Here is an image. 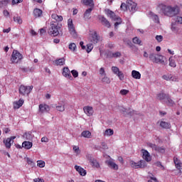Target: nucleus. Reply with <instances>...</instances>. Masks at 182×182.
Returning <instances> with one entry per match:
<instances>
[{
	"mask_svg": "<svg viewBox=\"0 0 182 182\" xmlns=\"http://www.w3.org/2000/svg\"><path fill=\"white\" fill-rule=\"evenodd\" d=\"M32 89H33V86H25L21 85L18 89V92L20 95L22 96H25V95H29L31 92H32Z\"/></svg>",
	"mask_w": 182,
	"mask_h": 182,
	"instance_id": "obj_3",
	"label": "nucleus"
},
{
	"mask_svg": "<svg viewBox=\"0 0 182 182\" xmlns=\"http://www.w3.org/2000/svg\"><path fill=\"white\" fill-rule=\"evenodd\" d=\"M132 76L134 79H141V74L139 71L132 70Z\"/></svg>",
	"mask_w": 182,
	"mask_h": 182,
	"instance_id": "obj_30",
	"label": "nucleus"
},
{
	"mask_svg": "<svg viewBox=\"0 0 182 182\" xmlns=\"http://www.w3.org/2000/svg\"><path fill=\"white\" fill-rule=\"evenodd\" d=\"M55 108L58 112H65V105L62 104H58L55 106Z\"/></svg>",
	"mask_w": 182,
	"mask_h": 182,
	"instance_id": "obj_37",
	"label": "nucleus"
},
{
	"mask_svg": "<svg viewBox=\"0 0 182 182\" xmlns=\"http://www.w3.org/2000/svg\"><path fill=\"white\" fill-rule=\"evenodd\" d=\"M156 56H157V53H151L149 54V58L151 62H154V60L156 59Z\"/></svg>",
	"mask_w": 182,
	"mask_h": 182,
	"instance_id": "obj_45",
	"label": "nucleus"
},
{
	"mask_svg": "<svg viewBox=\"0 0 182 182\" xmlns=\"http://www.w3.org/2000/svg\"><path fill=\"white\" fill-rule=\"evenodd\" d=\"M141 153L143 154V159L146 161H151V156H150V153L146 149H141Z\"/></svg>",
	"mask_w": 182,
	"mask_h": 182,
	"instance_id": "obj_14",
	"label": "nucleus"
},
{
	"mask_svg": "<svg viewBox=\"0 0 182 182\" xmlns=\"http://www.w3.org/2000/svg\"><path fill=\"white\" fill-rule=\"evenodd\" d=\"M32 146L33 144L31 141H25L24 142H23L22 144V147H23L24 149H26V150H29L31 149H32Z\"/></svg>",
	"mask_w": 182,
	"mask_h": 182,
	"instance_id": "obj_24",
	"label": "nucleus"
},
{
	"mask_svg": "<svg viewBox=\"0 0 182 182\" xmlns=\"http://www.w3.org/2000/svg\"><path fill=\"white\" fill-rule=\"evenodd\" d=\"M68 26L70 35L75 36V35H76V31L75 30V26L73 25V20H72V18L68 20Z\"/></svg>",
	"mask_w": 182,
	"mask_h": 182,
	"instance_id": "obj_10",
	"label": "nucleus"
},
{
	"mask_svg": "<svg viewBox=\"0 0 182 182\" xmlns=\"http://www.w3.org/2000/svg\"><path fill=\"white\" fill-rule=\"evenodd\" d=\"M14 22H16V23H22V18H21V17L19 16H14Z\"/></svg>",
	"mask_w": 182,
	"mask_h": 182,
	"instance_id": "obj_48",
	"label": "nucleus"
},
{
	"mask_svg": "<svg viewBox=\"0 0 182 182\" xmlns=\"http://www.w3.org/2000/svg\"><path fill=\"white\" fill-rule=\"evenodd\" d=\"M146 144L148 147H150L151 149H152V150L157 151V148H158L157 145H156L155 144H151L150 142H148Z\"/></svg>",
	"mask_w": 182,
	"mask_h": 182,
	"instance_id": "obj_39",
	"label": "nucleus"
},
{
	"mask_svg": "<svg viewBox=\"0 0 182 182\" xmlns=\"http://www.w3.org/2000/svg\"><path fill=\"white\" fill-rule=\"evenodd\" d=\"M59 29H60L59 23L51 21L48 29V33L51 36H58V35H59Z\"/></svg>",
	"mask_w": 182,
	"mask_h": 182,
	"instance_id": "obj_2",
	"label": "nucleus"
},
{
	"mask_svg": "<svg viewBox=\"0 0 182 182\" xmlns=\"http://www.w3.org/2000/svg\"><path fill=\"white\" fill-rule=\"evenodd\" d=\"M71 73H72L73 77H77V76H79V73H77V72L76 70H73L71 71Z\"/></svg>",
	"mask_w": 182,
	"mask_h": 182,
	"instance_id": "obj_57",
	"label": "nucleus"
},
{
	"mask_svg": "<svg viewBox=\"0 0 182 182\" xmlns=\"http://www.w3.org/2000/svg\"><path fill=\"white\" fill-rule=\"evenodd\" d=\"M152 18L154 19V22L156 23H159V16H157V15H156V14H154L153 16H152Z\"/></svg>",
	"mask_w": 182,
	"mask_h": 182,
	"instance_id": "obj_55",
	"label": "nucleus"
},
{
	"mask_svg": "<svg viewBox=\"0 0 182 182\" xmlns=\"http://www.w3.org/2000/svg\"><path fill=\"white\" fill-rule=\"evenodd\" d=\"M156 39L157 42H161L163 41V36H156Z\"/></svg>",
	"mask_w": 182,
	"mask_h": 182,
	"instance_id": "obj_62",
	"label": "nucleus"
},
{
	"mask_svg": "<svg viewBox=\"0 0 182 182\" xmlns=\"http://www.w3.org/2000/svg\"><path fill=\"white\" fill-rule=\"evenodd\" d=\"M6 5H8L7 0L0 1V8H4V6H6Z\"/></svg>",
	"mask_w": 182,
	"mask_h": 182,
	"instance_id": "obj_52",
	"label": "nucleus"
},
{
	"mask_svg": "<svg viewBox=\"0 0 182 182\" xmlns=\"http://www.w3.org/2000/svg\"><path fill=\"white\" fill-rule=\"evenodd\" d=\"M90 41L91 43L96 45L100 41V36L97 34V31H94L92 33H90Z\"/></svg>",
	"mask_w": 182,
	"mask_h": 182,
	"instance_id": "obj_6",
	"label": "nucleus"
},
{
	"mask_svg": "<svg viewBox=\"0 0 182 182\" xmlns=\"http://www.w3.org/2000/svg\"><path fill=\"white\" fill-rule=\"evenodd\" d=\"M69 50H72L73 52H75V50H76V44L74 43H71L69 45Z\"/></svg>",
	"mask_w": 182,
	"mask_h": 182,
	"instance_id": "obj_47",
	"label": "nucleus"
},
{
	"mask_svg": "<svg viewBox=\"0 0 182 182\" xmlns=\"http://www.w3.org/2000/svg\"><path fill=\"white\" fill-rule=\"evenodd\" d=\"M81 136L85 139H90L92 137V132L90 131H83Z\"/></svg>",
	"mask_w": 182,
	"mask_h": 182,
	"instance_id": "obj_32",
	"label": "nucleus"
},
{
	"mask_svg": "<svg viewBox=\"0 0 182 182\" xmlns=\"http://www.w3.org/2000/svg\"><path fill=\"white\" fill-rule=\"evenodd\" d=\"M98 19L99 21H100L103 26H105L106 28H110L111 26L110 22L109 21V20H107V18H106V17H105V16H102V15L98 16Z\"/></svg>",
	"mask_w": 182,
	"mask_h": 182,
	"instance_id": "obj_11",
	"label": "nucleus"
},
{
	"mask_svg": "<svg viewBox=\"0 0 182 182\" xmlns=\"http://www.w3.org/2000/svg\"><path fill=\"white\" fill-rule=\"evenodd\" d=\"M102 83L109 85V83H110V78L107 77L106 75H104V77L102 78Z\"/></svg>",
	"mask_w": 182,
	"mask_h": 182,
	"instance_id": "obj_42",
	"label": "nucleus"
},
{
	"mask_svg": "<svg viewBox=\"0 0 182 182\" xmlns=\"http://www.w3.org/2000/svg\"><path fill=\"white\" fill-rule=\"evenodd\" d=\"M167 96H168V94H166L164 92H159L156 95V99L164 103L166 99H167Z\"/></svg>",
	"mask_w": 182,
	"mask_h": 182,
	"instance_id": "obj_15",
	"label": "nucleus"
},
{
	"mask_svg": "<svg viewBox=\"0 0 182 182\" xmlns=\"http://www.w3.org/2000/svg\"><path fill=\"white\" fill-rule=\"evenodd\" d=\"M163 58V55L156 54L155 60H154V63H163L164 62Z\"/></svg>",
	"mask_w": 182,
	"mask_h": 182,
	"instance_id": "obj_23",
	"label": "nucleus"
},
{
	"mask_svg": "<svg viewBox=\"0 0 182 182\" xmlns=\"http://www.w3.org/2000/svg\"><path fill=\"white\" fill-rule=\"evenodd\" d=\"M169 66H171V68H176V66H177V65L176 64V60H174L173 58H169Z\"/></svg>",
	"mask_w": 182,
	"mask_h": 182,
	"instance_id": "obj_41",
	"label": "nucleus"
},
{
	"mask_svg": "<svg viewBox=\"0 0 182 182\" xmlns=\"http://www.w3.org/2000/svg\"><path fill=\"white\" fill-rule=\"evenodd\" d=\"M173 162H174V164L176 166V168L181 171L182 169V163H181V161L180 159H178V158L177 157H173Z\"/></svg>",
	"mask_w": 182,
	"mask_h": 182,
	"instance_id": "obj_18",
	"label": "nucleus"
},
{
	"mask_svg": "<svg viewBox=\"0 0 182 182\" xmlns=\"http://www.w3.org/2000/svg\"><path fill=\"white\" fill-rule=\"evenodd\" d=\"M100 75L101 76H106V71H105V68H101L100 69Z\"/></svg>",
	"mask_w": 182,
	"mask_h": 182,
	"instance_id": "obj_56",
	"label": "nucleus"
},
{
	"mask_svg": "<svg viewBox=\"0 0 182 182\" xmlns=\"http://www.w3.org/2000/svg\"><path fill=\"white\" fill-rule=\"evenodd\" d=\"M93 49V45L92 44H87V53H90L92 52V50Z\"/></svg>",
	"mask_w": 182,
	"mask_h": 182,
	"instance_id": "obj_50",
	"label": "nucleus"
},
{
	"mask_svg": "<svg viewBox=\"0 0 182 182\" xmlns=\"http://www.w3.org/2000/svg\"><path fill=\"white\" fill-rule=\"evenodd\" d=\"M127 4L128 9L129 11H130V12H132V14H134V12L137 11V9H136L137 4L134 3L132 0H127Z\"/></svg>",
	"mask_w": 182,
	"mask_h": 182,
	"instance_id": "obj_7",
	"label": "nucleus"
},
{
	"mask_svg": "<svg viewBox=\"0 0 182 182\" xmlns=\"http://www.w3.org/2000/svg\"><path fill=\"white\" fill-rule=\"evenodd\" d=\"M83 110L87 116H93V107L89 106L84 107Z\"/></svg>",
	"mask_w": 182,
	"mask_h": 182,
	"instance_id": "obj_20",
	"label": "nucleus"
},
{
	"mask_svg": "<svg viewBox=\"0 0 182 182\" xmlns=\"http://www.w3.org/2000/svg\"><path fill=\"white\" fill-rule=\"evenodd\" d=\"M158 9L159 12L164 14V15H166V16L171 17L176 16V15H178V13L180 12L178 6H166L164 4H159Z\"/></svg>",
	"mask_w": 182,
	"mask_h": 182,
	"instance_id": "obj_1",
	"label": "nucleus"
},
{
	"mask_svg": "<svg viewBox=\"0 0 182 182\" xmlns=\"http://www.w3.org/2000/svg\"><path fill=\"white\" fill-rule=\"evenodd\" d=\"M160 126L162 129H170V127H171V124L170 123L164 121L160 122Z\"/></svg>",
	"mask_w": 182,
	"mask_h": 182,
	"instance_id": "obj_34",
	"label": "nucleus"
},
{
	"mask_svg": "<svg viewBox=\"0 0 182 182\" xmlns=\"http://www.w3.org/2000/svg\"><path fill=\"white\" fill-rule=\"evenodd\" d=\"M133 43H135L136 45H139L141 46V40H139L137 37H135L133 38Z\"/></svg>",
	"mask_w": 182,
	"mask_h": 182,
	"instance_id": "obj_44",
	"label": "nucleus"
},
{
	"mask_svg": "<svg viewBox=\"0 0 182 182\" xmlns=\"http://www.w3.org/2000/svg\"><path fill=\"white\" fill-rule=\"evenodd\" d=\"M156 152L161 153L163 154L166 153V149H164V147H163V146H158V148L156 149Z\"/></svg>",
	"mask_w": 182,
	"mask_h": 182,
	"instance_id": "obj_46",
	"label": "nucleus"
},
{
	"mask_svg": "<svg viewBox=\"0 0 182 182\" xmlns=\"http://www.w3.org/2000/svg\"><path fill=\"white\" fill-rule=\"evenodd\" d=\"M112 70L113 73H114V75H117V76H118L119 80H124V75L122 71H120L119 68L112 67Z\"/></svg>",
	"mask_w": 182,
	"mask_h": 182,
	"instance_id": "obj_8",
	"label": "nucleus"
},
{
	"mask_svg": "<svg viewBox=\"0 0 182 182\" xmlns=\"http://www.w3.org/2000/svg\"><path fill=\"white\" fill-rule=\"evenodd\" d=\"M27 163H28V164H29L32 167H35V163L33 162L31 159H27Z\"/></svg>",
	"mask_w": 182,
	"mask_h": 182,
	"instance_id": "obj_58",
	"label": "nucleus"
},
{
	"mask_svg": "<svg viewBox=\"0 0 182 182\" xmlns=\"http://www.w3.org/2000/svg\"><path fill=\"white\" fill-rule=\"evenodd\" d=\"M171 30L172 32H174V33H178V31H180V28L177 26V23H172L171 26Z\"/></svg>",
	"mask_w": 182,
	"mask_h": 182,
	"instance_id": "obj_25",
	"label": "nucleus"
},
{
	"mask_svg": "<svg viewBox=\"0 0 182 182\" xmlns=\"http://www.w3.org/2000/svg\"><path fill=\"white\" fill-rule=\"evenodd\" d=\"M75 169L79 173L80 176H85L87 174L86 170L80 166L75 165Z\"/></svg>",
	"mask_w": 182,
	"mask_h": 182,
	"instance_id": "obj_19",
	"label": "nucleus"
},
{
	"mask_svg": "<svg viewBox=\"0 0 182 182\" xmlns=\"http://www.w3.org/2000/svg\"><path fill=\"white\" fill-rule=\"evenodd\" d=\"M33 14H34V16L36 18H39V16H41L42 15V10H41L39 9H36L33 11Z\"/></svg>",
	"mask_w": 182,
	"mask_h": 182,
	"instance_id": "obj_36",
	"label": "nucleus"
},
{
	"mask_svg": "<svg viewBox=\"0 0 182 182\" xmlns=\"http://www.w3.org/2000/svg\"><path fill=\"white\" fill-rule=\"evenodd\" d=\"M37 166L40 167L41 168L45 167V161H37Z\"/></svg>",
	"mask_w": 182,
	"mask_h": 182,
	"instance_id": "obj_51",
	"label": "nucleus"
},
{
	"mask_svg": "<svg viewBox=\"0 0 182 182\" xmlns=\"http://www.w3.org/2000/svg\"><path fill=\"white\" fill-rule=\"evenodd\" d=\"M115 23H114V28L115 29H117V26L118 25H122V18H120L119 16L115 18L114 20H113Z\"/></svg>",
	"mask_w": 182,
	"mask_h": 182,
	"instance_id": "obj_31",
	"label": "nucleus"
},
{
	"mask_svg": "<svg viewBox=\"0 0 182 182\" xmlns=\"http://www.w3.org/2000/svg\"><path fill=\"white\" fill-rule=\"evenodd\" d=\"M105 14L108 18H110L112 21H113L114 18H116L118 16L116 15L112 10L109 9H105Z\"/></svg>",
	"mask_w": 182,
	"mask_h": 182,
	"instance_id": "obj_17",
	"label": "nucleus"
},
{
	"mask_svg": "<svg viewBox=\"0 0 182 182\" xmlns=\"http://www.w3.org/2000/svg\"><path fill=\"white\" fill-rule=\"evenodd\" d=\"M15 139H16V136H11L10 138H7L6 140L4 141L6 149H11V144L14 143V140H15Z\"/></svg>",
	"mask_w": 182,
	"mask_h": 182,
	"instance_id": "obj_13",
	"label": "nucleus"
},
{
	"mask_svg": "<svg viewBox=\"0 0 182 182\" xmlns=\"http://www.w3.org/2000/svg\"><path fill=\"white\" fill-rule=\"evenodd\" d=\"M33 181H34V182H45V181L43 180V178H37L33 179Z\"/></svg>",
	"mask_w": 182,
	"mask_h": 182,
	"instance_id": "obj_64",
	"label": "nucleus"
},
{
	"mask_svg": "<svg viewBox=\"0 0 182 182\" xmlns=\"http://www.w3.org/2000/svg\"><path fill=\"white\" fill-rule=\"evenodd\" d=\"M112 56L113 58H120L122 56V53L117 51L115 53H113Z\"/></svg>",
	"mask_w": 182,
	"mask_h": 182,
	"instance_id": "obj_54",
	"label": "nucleus"
},
{
	"mask_svg": "<svg viewBox=\"0 0 182 182\" xmlns=\"http://www.w3.org/2000/svg\"><path fill=\"white\" fill-rule=\"evenodd\" d=\"M114 132L112 129H108L104 132V136H113Z\"/></svg>",
	"mask_w": 182,
	"mask_h": 182,
	"instance_id": "obj_38",
	"label": "nucleus"
},
{
	"mask_svg": "<svg viewBox=\"0 0 182 182\" xmlns=\"http://www.w3.org/2000/svg\"><path fill=\"white\" fill-rule=\"evenodd\" d=\"M23 102H24L23 100H19L18 101L14 102V108L19 109L20 107H22Z\"/></svg>",
	"mask_w": 182,
	"mask_h": 182,
	"instance_id": "obj_26",
	"label": "nucleus"
},
{
	"mask_svg": "<svg viewBox=\"0 0 182 182\" xmlns=\"http://www.w3.org/2000/svg\"><path fill=\"white\" fill-rule=\"evenodd\" d=\"M53 19H55V22H62L63 21V17L62 16H58V14H53L51 15Z\"/></svg>",
	"mask_w": 182,
	"mask_h": 182,
	"instance_id": "obj_28",
	"label": "nucleus"
},
{
	"mask_svg": "<svg viewBox=\"0 0 182 182\" xmlns=\"http://www.w3.org/2000/svg\"><path fill=\"white\" fill-rule=\"evenodd\" d=\"M90 162L91 163V166L95 167L96 168H99V167H100V164H99L97 160L95 159H90Z\"/></svg>",
	"mask_w": 182,
	"mask_h": 182,
	"instance_id": "obj_35",
	"label": "nucleus"
},
{
	"mask_svg": "<svg viewBox=\"0 0 182 182\" xmlns=\"http://www.w3.org/2000/svg\"><path fill=\"white\" fill-rule=\"evenodd\" d=\"M83 4L86 6H90V8H95V2L93 0H83Z\"/></svg>",
	"mask_w": 182,
	"mask_h": 182,
	"instance_id": "obj_27",
	"label": "nucleus"
},
{
	"mask_svg": "<svg viewBox=\"0 0 182 182\" xmlns=\"http://www.w3.org/2000/svg\"><path fill=\"white\" fill-rule=\"evenodd\" d=\"M146 144L148 147H150L151 149H152V150L157 151V148H158L157 145H156L155 144H151L150 142H148Z\"/></svg>",
	"mask_w": 182,
	"mask_h": 182,
	"instance_id": "obj_40",
	"label": "nucleus"
},
{
	"mask_svg": "<svg viewBox=\"0 0 182 182\" xmlns=\"http://www.w3.org/2000/svg\"><path fill=\"white\" fill-rule=\"evenodd\" d=\"M106 163H107V166L110 167V168H113V170L119 169V166L113 161H112V160L107 161Z\"/></svg>",
	"mask_w": 182,
	"mask_h": 182,
	"instance_id": "obj_22",
	"label": "nucleus"
},
{
	"mask_svg": "<svg viewBox=\"0 0 182 182\" xmlns=\"http://www.w3.org/2000/svg\"><path fill=\"white\" fill-rule=\"evenodd\" d=\"M131 167L133 168H144L147 166L146 161L141 160L138 163H136L133 161H130Z\"/></svg>",
	"mask_w": 182,
	"mask_h": 182,
	"instance_id": "obj_4",
	"label": "nucleus"
},
{
	"mask_svg": "<svg viewBox=\"0 0 182 182\" xmlns=\"http://www.w3.org/2000/svg\"><path fill=\"white\" fill-rule=\"evenodd\" d=\"M73 147L75 154L79 156V154H80V149H79V146H73Z\"/></svg>",
	"mask_w": 182,
	"mask_h": 182,
	"instance_id": "obj_49",
	"label": "nucleus"
},
{
	"mask_svg": "<svg viewBox=\"0 0 182 182\" xmlns=\"http://www.w3.org/2000/svg\"><path fill=\"white\" fill-rule=\"evenodd\" d=\"M119 112L121 113H122L123 114L126 115V114H128V112H129V109H127V108H124L123 107H121L119 108Z\"/></svg>",
	"mask_w": 182,
	"mask_h": 182,
	"instance_id": "obj_43",
	"label": "nucleus"
},
{
	"mask_svg": "<svg viewBox=\"0 0 182 182\" xmlns=\"http://www.w3.org/2000/svg\"><path fill=\"white\" fill-rule=\"evenodd\" d=\"M128 115L129 116H133V114H134V113H135V111L134 110H133V109H130V108H129L128 109Z\"/></svg>",
	"mask_w": 182,
	"mask_h": 182,
	"instance_id": "obj_59",
	"label": "nucleus"
},
{
	"mask_svg": "<svg viewBox=\"0 0 182 182\" xmlns=\"http://www.w3.org/2000/svg\"><path fill=\"white\" fill-rule=\"evenodd\" d=\"M128 93H129V90H122L120 91V95H122L124 96L126 95Z\"/></svg>",
	"mask_w": 182,
	"mask_h": 182,
	"instance_id": "obj_61",
	"label": "nucleus"
},
{
	"mask_svg": "<svg viewBox=\"0 0 182 182\" xmlns=\"http://www.w3.org/2000/svg\"><path fill=\"white\" fill-rule=\"evenodd\" d=\"M63 75L65 76V77H67V79L72 80V75L70 74V70L68 67L63 68Z\"/></svg>",
	"mask_w": 182,
	"mask_h": 182,
	"instance_id": "obj_21",
	"label": "nucleus"
},
{
	"mask_svg": "<svg viewBox=\"0 0 182 182\" xmlns=\"http://www.w3.org/2000/svg\"><path fill=\"white\" fill-rule=\"evenodd\" d=\"M50 110L49 105L46 104H41L39 105V112L40 113H48Z\"/></svg>",
	"mask_w": 182,
	"mask_h": 182,
	"instance_id": "obj_12",
	"label": "nucleus"
},
{
	"mask_svg": "<svg viewBox=\"0 0 182 182\" xmlns=\"http://www.w3.org/2000/svg\"><path fill=\"white\" fill-rule=\"evenodd\" d=\"M101 146H102V148L104 150H107V145L106 144V143L102 142V143H101Z\"/></svg>",
	"mask_w": 182,
	"mask_h": 182,
	"instance_id": "obj_63",
	"label": "nucleus"
},
{
	"mask_svg": "<svg viewBox=\"0 0 182 182\" xmlns=\"http://www.w3.org/2000/svg\"><path fill=\"white\" fill-rule=\"evenodd\" d=\"M162 79L164 80L171 81V82H178V77L176 75H173L172 74H166L162 76Z\"/></svg>",
	"mask_w": 182,
	"mask_h": 182,
	"instance_id": "obj_9",
	"label": "nucleus"
},
{
	"mask_svg": "<svg viewBox=\"0 0 182 182\" xmlns=\"http://www.w3.org/2000/svg\"><path fill=\"white\" fill-rule=\"evenodd\" d=\"M176 23H182V17L181 16H178L176 18Z\"/></svg>",
	"mask_w": 182,
	"mask_h": 182,
	"instance_id": "obj_60",
	"label": "nucleus"
},
{
	"mask_svg": "<svg viewBox=\"0 0 182 182\" xmlns=\"http://www.w3.org/2000/svg\"><path fill=\"white\" fill-rule=\"evenodd\" d=\"M92 11H93V8L92 7L85 11L84 14V18H85V19H90V14H92Z\"/></svg>",
	"mask_w": 182,
	"mask_h": 182,
	"instance_id": "obj_29",
	"label": "nucleus"
},
{
	"mask_svg": "<svg viewBox=\"0 0 182 182\" xmlns=\"http://www.w3.org/2000/svg\"><path fill=\"white\" fill-rule=\"evenodd\" d=\"M164 105H167L169 107H173L176 102L171 100V97L168 95L165 100Z\"/></svg>",
	"mask_w": 182,
	"mask_h": 182,
	"instance_id": "obj_16",
	"label": "nucleus"
},
{
	"mask_svg": "<svg viewBox=\"0 0 182 182\" xmlns=\"http://www.w3.org/2000/svg\"><path fill=\"white\" fill-rule=\"evenodd\" d=\"M22 54L19 53L18 50H14L11 54V60L13 63H18L19 60H21L22 59Z\"/></svg>",
	"mask_w": 182,
	"mask_h": 182,
	"instance_id": "obj_5",
	"label": "nucleus"
},
{
	"mask_svg": "<svg viewBox=\"0 0 182 182\" xmlns=\"http://www.w3.org/2000/svg\"><path fill=\"white\" fill-rule=\"evenodd\" d=\"M120 8H121V9H122V11H127V9H129L127 4H126L125 3H122L121 4Z\"/></svg>",
	"mask_w": 182,
	"mask_h": 182,
	"instance_id": "obj_53",
	"label": "nucleus"
},
{
	"mask_svg": "<svg viewBox=\"0 0 182 182\" xmlns=\"http://www.w3.org/2000/svg\"><path fill=\"white\" fill-rule=\"evenodd\" d=\"M65 58H59L58 60H55V64L57 66H63V65H65Z\"/></svg>",
	"mask_w": 182,
	"mask_h": 182,
	"instance_id": "obj_33",
	"label": "nucleus"
}]
</instances>
